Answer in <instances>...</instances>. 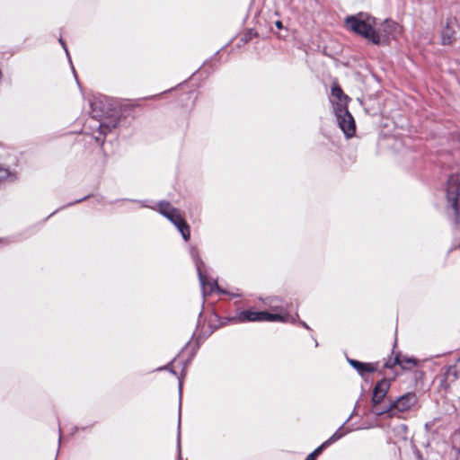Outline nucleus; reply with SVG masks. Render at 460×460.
Here are the masks:
<instances>
[{
  "mask_svg": "<svg viewBox=\"0 0 460 460\" xmlns=\"http://www.w3.org/2000/svg\"><path fill=\"white\" fill-rule=\"evenodd\" d=\"M14 175L9 171V169L0 165V182L7 180H13Z\"/></svg>",
  "mask_w": 460,
  "mask_h": 460,
  "instance_id": "f3484780",
  "label": "nucleus"
},
{
  "mask_svg": "<svg viewBox=\"0 0 460 460\" xmlns=\"http://www.w3.org/2000/svg\"><path fill=\"white\" fill-rule=\"evenodd\" d=\"M86 199V198H83V199H77V200L75 201V203H78V202H80V201H82V200H84V199Z\"/></svg>",
  "mask_w": 460,
  "mask_h": 460,
  "instance_id": "7c9ffc66",
  "label": "nucleus"
},
{
  "mask_svg": "<svg viewBox=\"0 0 460 460\" xmlns=\"http://www.w3.org/2000/svg\"><path fill=\"white\" fill-rule=\"evenodd\" d=\"M118 125L117 119H110L109 121H101L98 125L100 135L106 136L112 128H115Z\"/></svg>",
  "mask_w": 460,
  "mask_h": 460,
  "instance_id": "ddd939ff",
  "label": "nucleus"
},
{
  "mask_svg": "<svg viewBox=\"0 0 460 460\" xmlns=\"http://www.w3.org/2000/svg\"><path fill=\"white\" fill-rule=\"evenodd\" d=\"M343 429V427H340V429L329 438L327 439L326 441H324L322 446L325 448L327 447L328 446L332 445V443H334L335 441L339 440L340 438H341L345 434L346 432H343L341 431Z\"/></svg>",
  "mask_w": 460,
  "mask_h": 460,
  "instance_id": "2eb2a0df",
  "label": "nucleus"
},
{
  "mask_svg": "<svg viewBox=\"0 0 460 460\" xmlns=\"http://www.w3.org/2000/svg\"><path fill=\"white\" fill-rule=\"evenodd\" d=\"M343 429V427H340V429L329 438L327 439L326 441H324L322 446L325 448L327 447L328 446L332 445V443H334L335 441L339 440L340 438H341L345 434L346 432H343L341 431Z\"/></svg>",
  "mask_w": 460,
  "mask_h": 460,
  "instance_id": "dca6fc26",
  "label": "nucleus"
},
{
  "mask_svg": "<svg viewBox=\"0 0 460 460\" xmlns=\"http://www.w3.org/2000/svg\"><path fill=\"white\" fill-rule=\"evenodd\" d=\"M454 40V31L447 25L442 31L441 41L442 44H450Z\"/></svg>",
  "mask_w": 460,
  "mask_h": 460,
  "instance_id": "4468645a",
  "label": "nucleus"
},
{
  "mask_svg": "<svg viewBox=\"0 0 460 460\" xmlns=\"http://www.w3.org/2000/svg\"><path fill=\"white\" fill-rule=\"evenodd\" d=\"M450 375H453L456 377V373L453 372L451 368H449L447 372V378L449 377Z\"/></svg>",
  "mask_w": 460,
  "mask_h": 460,
  "instance_id": "b1692460",
  "label": "nucleus"
},
{
  "mask_svg": "<svg viewBox=\"0 0 460 460\" xmlns=\"http://www.w3.org/2000/svg\"><path fill=\"white\" fill-rule=\"evenodd\" d=\"M179 421H181V420H179ZM178 425L180 426V425H181V422H178Z\"/></svg>",
  "mask_w": 460,
  "mask_h": 460,
  "instance_id": "2f4dec72",
  "label": "nucleus"
},
{
  "mask_svg": "<svg viewBox=\"0 0 460 460\" xmlns=\"http://www.w3.org/2000/svg\"><path fill=\"white\" fill-rule=\"evenodd\" d=\"M275 25L278 29H282L283 25H282V22L280 21H277L275 22Z\"/></svg>",
  "mask_w": 460,
  "mask_h": 460,
  "instance_id": "393cba45",
  "label": "nucleus"
},
{
  "mask_svg": "<svg viewBox=\"0 0 460 460\" xmlns=\"http://www.w3.org/2000/svg\"><path fill=\"white\" fill-rule=\"evenodd\" d=\"M158 211L170 222H172L181 233L182 238L188 241L190 237V227L181 217L179 209L173 208L167 201H161L158 204Z\"/></svg>",
  "mask_w": 460,
  "mask_h": 460,
  "instance_id": "7ed1b4c3",
  "label": "nucleus"
},
{
  "mask_svg": "<svg viewBox=\"0 0 460 460\" xmlns=\"http://www.w3.org/2000/svg\"><path fill=\"white\" fill-rule=\"evenodd\" d=\"M61 441V431L59 430V438H58V443L60 444Z\"/></svg>",
  "mask_w": 460,
  "mask_h": 460,
  "instance_id": "c756f323",
  "label": "nucleus"
},
{
  "mask_svg": "<svg viewBox=\"0 0 460 460\" xmlns=\"http://www.w3.org/2000/svg\"><path fill=\"white\" fill-rule=\"evenodd\" d=\"M381 31L384 34V37L388 38L390 36H394L397 31L399 30V25L394 21L385 20L381 24Z\"/></svg>",
  "mask_w": 460,
  "mask_h": 460,
  "instance_id": "f8f14e48",
  "label": "nucleus"
},
{
  "mask_svg": "<svg viewBox=\"0 0 460 460\" xmlns=\"http://www.w3.org/2000/svg\"><path fill=\"white\" fill-rule=\"evenodd\" d=\"M394 365H399L403 369H411V367H413L416 365V362L413 358H401L400 356H396L394 358L393 362L391 360L387 361L385 364V367L391 368Z\"/></svg>",
  "mask_w": 460,
  "mask_h": 460,
  "instance_id": "9b49d317",
  "label": "nucleus"
},
{
  "mask_svg": "<svg viewBox=\"0 0 460 460\" xmlns=\"http://www.w3.org/2000/svg\"><path fill=\"white\" fill-rule=\"evenodd\" d=\"M298 317L292 316L288 314H271L266 311H253L252 309L239 312L231 320L234 323H248V322H290L294 323Z\"/></svg>",
  "mask_w": 460,
  "mask_h": 460,
  "instance_id": "f03ea898",
  "label": "nucleus"
},
{
  "mask_svg": "<svg viewBox=\"0 0 460 460\" xmlns=\"http://www.w3.org/2000/svg\"><path fill=\"white\" fill-rule=\"evenodd\" d=\"M59 42L62 45V47L64 48V49L66 50V55L68 56V51H67V49L66 47V43L64 42V40L62 39H59Z\"/></svg>",
  "mask_w": 460,
  "mask_h": 460,
  "instance_id": "4be33fe9",
  "label": "nucleus"
},
{
  "mask_svg": "<svg viewBox=\"0 0 460 460\" xmlns=\"http://www.w3.org/2000/svg\"><path fill=\"white\" fill-rule=\"evenodd\" d=\"M178 450H179V456L181 455V435L180 432L178 433Z\"/></svg>",
  "mask_w": 460,
  "mask_h": 460,
  "instance_id": "5701e85b",
  "label": "nucleus"
},
{
  "mask_svg": "<svg viewBox=\"0 0 460 460\" xmlns=\"http://www.w3.org/2000/svg\"><path fill=\"white\" fill-rule=\"evenodd\" d=\"M391 384L387 379H382L378 381L373 390L372 402L374 405L379 404L386 396Z\"/></svg>",
  "mask_w": 460,
  "mask_h": 460,
  "instance_id": "6e6552de",
  "label": "nucleus"
},
{
  "mask_svg": "<svg viewBox=\"0 0 460 460\" xmlns=\"http://www.w3.org/2000/svg\"><path fill=\"white\" fill-rule=\"evenodd\" d=\"M345 23L349 30L361 35L374 44H380L382 42L380 34L375 30L376 26L375 17L365 13H359L356 15L347 17Z\"/></svg>",
  "mask_w": 460,
  "mask_h": 460,
  "instance_id": "f257e3e1",
  "label": "nucleus"
},
{
  "mask_svg": "<svg viewBox=\"0 0 460 460\" xmlns=\"http://www.w3.org/2000/svg\"><path fill=\"white\" fill-rule=\"evenodd\" d=\"M447 208L453 210L456 224L460 223V176L451 175L447 185Z\"/></svg>",
  "mask_w": 460,
  "mask_h": 460,
  "instance_id": "20e7f679",
  "label": "nucleus"
},
{
  "mask_svg": "<svg viewBox=\"0 0 460 460\" xmlns=\"http://www.w3.org/2000/svg\"><path fill=\"white\" fill-rule=\"evenodd\" d=\"M458 247H460V235H459V238L455 241L452 249L458 248Z\"/></svg>",
  "mask_w": 460,
  "mask_h": 460,
  "instance_id": "412c9836",
  "label": "nucleus"
},
{
  "mask_svg": "<svg viewBox=\"0 0 460 460\" xmlns=\"http://www.w3.org/2000/svg\"><path fill=\"white\" fill-rule=\"evenodd\" d=\"M181 387H182V383L181 380H179V391H180V395L181 394Z\"/></svg>",
  "mask_w": 460,
  "mask_h": 460,
  "instance_id": "bb28decb",
  "label": "nucleus"
},
{
  "mask_svg": "<svg viewBox=\"0 0 460 460\" xmlns=\"http://www.w3.org/2000/svg\"><path fill=\"white\" fill-rule=\"evenodd\" d=\"M348 362L361 376L367 373H373L377 369L376 363H363L350 358H348Z\"/></svg>",
  "mask_w": 460,
  "mask_h": 460,
  "instance_id": "1a4fd4ad",
  "label": "nucleus"
},
{
  "mask_svg": "<svg viewBox=\"0 0 460 460\" xmlns=\"http://www.w3.org/2000/svg\"><path fill=\"white\" fill-rule=\"evenodd\" d=\"M95 138H96V141H101V143H102V144H103V139H102V140H101V139L99 138V137H95Z\"/></svg>",
  "mask_w": 460,
  "mask_h": 460,
  "instance_id": "c85d7f7f",
  "label": "nucleus"
},
{
  "mask_svg": "<svg viewBox=\"0 0 460 460\" xmlns=\"http://www.w3.org/2000/svg\"><path fill=\"white\" fill-rule=\"evenodd\" d=\"M190 255H191L192 259L194 260V262H195V265L197 268V272H198V276H199V279L200 282L203 295L206 294V286L208 285L210 287V292L217 290V292H220L223 294H227V295L231 296L232 297L241 296V293H231V292H227V291L222 289L218 286L217 282H214L211 284L208 283L206 276L202 272V267L204 266V263L201 261V259L199 258V256L198 254V251L193 247L190 249Z\"/></svg>",
  "mask_w": 460,
  "mask_h": 460,
  "instance_id": "423d86ee",
  "label": "nucleus"
},
{
  "mask_svg": "<svg viewBox=\"0 0 460 460\" xmlns=\"http://www.w3.org/2000/svg\"><path fill=\"white\" fill-rule=\"evenodd\" d=\"M324 447L321 445L314 451L307 456L305 460H315V458L322 453Z\"/></svg>",
  "mask_w": 460,
  "mask_h": 460,
  "instance_id": "aec40b11",
  "label": "nucleus"
},
{
  "mask_svg": "<svg viewBox=\"0 0 460 460\" xmlns=\"http://www.w3.org/2000/svg\"><path fill=\"white\" fill-rule=\"evenodd\" d=\"M453 447L457 452V459L460 460V431L456 433L454 437Z\"/></svg>",
  "mask_w": 460,
  "mask_h": 460,
  "instance_id": "6ab92c4d",
  "label": "nucleus"
},
{
  "mask_svg": "<svg viewBox=\"0 0 460 460\" xmlns=\"http://www.w3.org/2000/svg\"><path fill=\"white\" fill-rule=\"evenodd\" d=\"M417 402V395L415 393H407L395 401L392 402L387 407L382 410H376V415L388 414L394 416L399 412L410 411Z\"/></svg>",
  "mask_w": 460,
  "mask_h": 460,
  "instance_id": "39448f33",
  "label": "nucleus"
},
{
  "mask_svg": "<svg viewBox=\"0 0 460 460\" xmlns=\"http://www.w3.org/2000/svg\"><path fill=\"white\" fill-rule=\"evenodd\" d=\"M161 369H162V368H159V370H161ZM163 369L169 370V371H170V372H172V374H175V372H174L173 370L170 369L169 365H168V366H166V367H164Z\"/></svg>",
  "mask_w": 460,
  "mask_h": 460,
  "instance_id": "a878e982",
  "label": "nucleus"
},
{
  "mask_svg": "<svg viewBox=\"0 0 460 460\" xmlns=\"http://www.w3.org/2000/svg\"><path fill=\"white\" fill-rule=\"evenodd\" d=\"M301 324L306 328V329H309V326L305 323V322H301Z\"/></svg>",
  "mask_w": 460,
  "mask_h": 460,
  "instance_id": "cd10ccee",
  "label": "nucleus"
},
{
  "mask_svg": "<svg viewBox=\"0 0 460 460\" xmlns=\"http://www.w3.org/2000/svg\"><path fill=\"white\" fill-rule=\"evenodd\" d=\"M101 104L102 103L100 102H96V101L91 102L93 117L97 119L98 120H100L101 117H102V114L99 111H97V109L101 108Z\"/></svg>",
  "mask_w": 460,
  "mask_h": 460,
  "instance_id": "a211bd4d",
  "label": "nucleus"
},
{
  "mask_svg": "<svg viewBox=\"0 0 460 460\" xmlns=\"http://www.w3.org/2000/svg\"><path fill=\"white\" fill-rule=\"evenodd\" d=\"M334 113L337 118L338 125L345 137L347 138L353 137L356 132V125L354 118L348 111V108L342 105L341 107L335 106Z\"/></svg>",
  "mask_w": 460,
  "mask_h": 460,
  "instance_id": "0eeeda50",
  "label": "nucleus"
},
{
  "mask_svg": "<svg viewBox=\"0 0 460 460\" xmlns=\"http://www.w3.org/2000/svg\"><path fill=\"white\" fill-rule=\"evenodd\" d=\"M332 97L337 99V102L333 103V108L335 106H343L347 107V102L349 101L348 95L344 94L342 89L339 84H333L332 86Z\"/></svg>",
  "mask_w": 460,
  "mask_h": 460,
  "instance_id": "9d476101",
  "label": "nucleus"
}]
</instances>
